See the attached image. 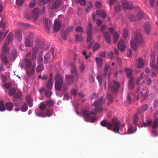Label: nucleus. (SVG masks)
I'll list each match as a JSON object with an SVG mask.
<instances>
[{"label":"nucleus","instance_id":"f257e3e1","mask_svg":"<svg viewBox=\"0 0 158 158\" xmlns=\"http://www.w3.org/2000/svg\"><path fill=\"white\" fill-rule=\"evenodd\" d=\"M143 42V38L141 34L138 32H135L134 35V39L130 42L131 48L134 50H136L139 47V45Z\"/></svg>","mask_w":158,"mask_h":158},{"label":"nucleus","instance_id":"f03ea898","mask_svg":"<svg viewBox=\"0 0 158 158\" xmlns=\"http://www.w3.org/2000/svg\"><path fill=\"white\" fill-rule=\"evenodd\" d=\"M95 113L92 111L89 112L87 110H85L83 111V116L85 120L87 121H90L92 123L96 120V116L94 115Z\"/></svg>","mask_w":158,"mask_h":158},{"label":"nucleus","instance_id":"7ed1b4c3","mask_svg":"<svg viewBox=\"0 0 158 158\" xmlns=\"http://www.w3.org/2000/svg\"><path fill=\"white\" fill-rule=\"evenodd\" d=\"M55 87L56 89L60 91L62 88L63 79L62 75L59 73L57 74L55 76Z\"/></svg>","mask_w":158,"mask_h":158},{"label":"nucleus","instance_id":"20e7f679","mask_svg":"<svg viewBox=\"0 0 158 158\" xmlns=\"http://www.w3.org/2000/svg\"><path fill=\"white\" fill-rule=\"evenodd\" d=\"M105 103V101L103 100L102 97H100L98 99L93 103V106L94 107V111L97 112L102 111L103 110L102 106Z\"/></svg>","mask_w":158,"mask_h":158},{"label":"nucleus","instance_id":"39448f33","mask_svg":"<svg viewBox=\"0 0 158 158\" xmlns=\"http://www.w3.org/2000/svg\"><path fill=\"white\" fill-rule=\"evenodd\" d=\"M54 49L53 48L51 49L50 52H48L44 56V63L47 64L49 62L52 56L53 55Z\"/></svg>","mask_w":158,"mask_h":158},{"label":"nucleus","instance_id":"423d86ee","mask_svg":"<svg viewBox=\"0 0 158 158\" xmlns=\"http://www.w3.org/2000/svg\"><path fill=\"white\" fill-rule=\"evenodd\" d=\"M112 123L113 126V128H112L111 130L116 132H117L119 129L120 123L116 118H114L112 120Z\"/></svg>","mask_w":158,"mask_h":158},{"label":"nucleus","instance_id":"0eeeda50","mask_svg":"<svg viewBox=\"0 0 158 158\" xmlns=\"http://www.w3.org/2000/svg\"><path fill=\"white\" fill-rule=\"evenodd\" d=\"M87 43L88 44L87 48L88 49H89L91 48L93 45V43L91 42V40L92 39L91 30H88L87 31Z\"/></svg>","mask_w":158,"mask_h":158},{"label":"nucleus","instance_id":"6e6552de","mask_svg":"<svg viewBox=\"0 0 158 158\" xmlns=\"http://www.w3.org/2000/svg\"><path fill=\"white\" fill-rule=\"evenodd\" d=\"M114 85H112L109 82V88H111L112 91L113 92H116L118 90V88L120 87V84L117 81H113Z\"/></svg>","mask_w":158,"mask_h":158},{"label":"nucleus","instance_id":"1a4fd4ad","mask_svg":"<svg viewBox=\"0 0 158 158\" xmlns=\"http://www.w3.org/2000/svg\"><path fill=\"white\" fill-rule=\"evenodd\" d=\"M148 95V90L146 89H143L142 91L139 93L137 99L138 100L140 97L141 99H145L147 98Z\"/></svg>","mask_w":158,"mask_h":158},{"label":"nucleus","instance_id":"9d476101","mask_svg":"<svg viewBox=\"0 0 158 158\" xmlns=\"http://www.w3.org/2000/svg\"><path fill=\"white\" fill-rule=\"evenodd\" d=\"M61 4L62 2L60 0H56L53 2L49 9L51 10L56 9L61 6Z\"/></svg>","mask_w":158,"mask_h":158},{"label":"nucleus","instance_id":"9b49d317","mask_svg":"<svg viewBox=\"0 0 158 158\" xmlns=\"http://www.w3.org/2000/svg\"><path fill=\"white\" fill-rule=\"evenodd\" d=\"M100 124L103 127H106L109 130L112 129L113 126V123H109L106 120H103L101 121Z\"/></svg>","mask_w":158,"mask_h":158},{"label":"nucleus","instance_id":"f8f14e48","mask_svg":"<svg viewBox=\"0 0 158 158\" xmlns=\"http://www.w3.org/2000/svg\"><path fill=\"white\" fill-rule=\"evenodd\" d=\"M77 33L75 35V40L77 41L81 42L83 41L82 34L83 30H76Z\"/></svg>","mask_w":158,"mask_h":158},{"label":"nucleus","instance_id":"ddd939ff","mask_svg":"<svg viewBox=\"0 0 158 158\" xmlns=\"http://www.w3.org/2000/svg\"><path fill=\"white\" fill-rule=\"evenodd\" d=\"M110 33L113 36V43H116L119 37L118 33L115 31V30H110Z\"/></svg>","mask_w":158,"mask_h":158},{"label":"nucleus","instance_id":"4468645a","mask_svg":"<svg viewBox=\"0 0 158 158\" xmlns=\"http://www.w3.org/2000/svg\"><path fill=\"white\" fill-rule=\"evenodd\" d=\"M123 6L124 9H131L132 8L131 2L130 1H125L123 2Z\"/></svg>","mask_w":158,"mask_h":158},{"label":"nucleus","instance_id":"2eb2a0df","mask_svg":"<svg viewBox=\"0 0 158 158\" xmlns=\"http://www.w3.org/2000/svg\"><path fill=\"white\" fill-rule=\"evenodd\" d=\"M44 24L47 29H50V27L52 24V22L48 19L44 18L43 20Z\"/></svg>","mask_w":158,"mask_h":158},{"label":"nucleus","instance_id":"dca6fc26","mask_svg":"<svg viewBox=\"0 0 158 158\" xmlns=\"http://www.w3.org/2000/svg\"><path fill=\"white\" fill-rule=\"evenodd\" d=\"M144 66L143 62L142 59H139L136 61L135 66L138 68H142Z\"/></svg>","mask_w":158,"mask_h":158},{"label":"nucleus","instance_id":"f3484780","mask_svg":"<svg viewBox=\"0 0 158 158\" xmlns=\"http://www.w3.org/2000/svg\"><path fill=\"white\" fill-rule=\"evenodd\" d=\"M66 80L67 83L70 85L73 83L74 78L73 75H68L66 76Z\"/></svg>","mask_w":158,"mask_h":158},{"label":"nucleus","instance_id":"a211bd4d","mask_svg":"<svg viewBox=\"0 0 158 158\" xmlns=\"http://www.w3.org/2000/svg\"><path fill=\"white\" fill-rule=\"evenodd\" d=\"M70 65L71 67V72L72 73L75 75L78 78L79 76L77 73V70L75 67V64L74 63H72Z\"/></svg>","mask_w":158,"mask_h":158},{"label":"nucleus","instance_id":"6ab92c4d","mask_svg":"<svg viewBox=\"0 0 158 158\" xmlns=\"http://www.w3.org/2000/svg\"><path fill=\"white\" fill-rule=\"evenodd\" d=\"M110 68L109 66L107 64H106L104 69V75L105 77H107L110 75V72L108 71Z\"/></svg>","mask_w":158,"mask_h":158},{"label":"nucleus","instance_id":"aec40b11","mask_svg":"<svg viewBox=\"0 0 158 158\" xmlns=\"http://www.w3.org/2000/svg\"><path fill=\"white\" fill-rule=\"evenodd\" d=\"M96 14L99 17H102L103 18H105L106 16V12L104 11L100 10L97 11Z\"/></svg>","mask_w":158,"mask_h":158},{"label":"nucleus","instance_id":"412c9836","mask_svg":"<svg viewBox=\"0 0 158 158\" xmlns=\"http://www.w3.org/2000/svg\"><path fill=\"white\" fill-rule=\"evenodd\" d=\"M118 48L121 51H123L125 48V44L124 42L121 40L118 43Z\"/></svg>","mask_w":158,"mask_h":158},{"label":"nucleus","instance_id":"4be33fe9","mask_svg":"<svg viewBox=\"0 0 158 158\" xmlns=\"http://www.w3.org/2000/svg\"><path fill=\"white\" fill-rule=\"evenodd\" d=\"M13 35L11 33H9L5 40V44H8L13 40Z\"/></svg>","mask_w":158,"mask_h":158},{"label":"nucleus","instance_id":"5701e85b","mask_svg":"<svg viewBox=\"0 0 158 158\" xmlns=\"http://www.w3.org/2000/svg\"><path fill=\"white\" fill-rule=\"evenodd\" d=\"M104 37L106 42L110 44L111 42V37L110 35L108 32L105 31L103 33Z\"/></svg>","mask_w":158,"mask_h":158},{"label":"nucleus","instance_id":"b1692460","mask_svg":"<svg viewBox=\"0 0 158 158\" xmlns=\"http://www.w3.org/2000/svg\"><path fill=\"white\" fill-rule=\"evenodd\" d=\"M151 60L150 64L151 67L153 68L155 67V64H154V62L155 61V54L154 52H152L151 55Z\"/></svg>","mask_w":158,"mask_h":158},{"label":"nucleus","instance_id":"393cba45","mask_svg":"<svg viewBox=\"0 0 158 158\" xmlns=\"http://www.w3.org/2000/svg\"><path fill=\"white\" fill-rule=\"evenodd\" d=\"M148 108V105H143L139 109L138 113L141 114V113L144 112Z\"/></svg>","mask_w":158,"mask_h":158},{"label":"nucleus","instance_id":"a878e982","mask_svg":"<svg viewBox=\"0 0 158 158\" xmlns=\"http://www.w3.org/2000/svg\"><path fill=\"white\" fill-rule=\"evenodd\" d=\"M141 116L142 118L143 117L142 114H140V113H137L134 116V124L137 125H138V122L139 120V116Z\"/></svg>","mask_w":158,"mask_h":158},{"label":"nucleus","instance_id":"bb28decb","mask_svg":"<svg viewBox=\"0 0 158 158\" xmlns=\"http://www.w3.org/2000/svg\"><path fill=\"white\" fill-rule=\"evenodd\" d=\"M69 30H61V34L63 39L65 40L69 34Z\"/></svg>","mask_w":158,"mask_h":158},{"label":"nucleus","instance_id":"cd10ccee","mask_svg":"<svg viewBox=\"0 0 158 158\" xmlns=\"http://www.w3.org/2000/svg\"><path fill=\"white\" fill-rule=\"evenodd\" d=\"M16 38L19 41H20L22 40L21 32L20 30H17L16 32Z\"/></svg>","mask_w":158,"mask_h":158},{"label":"nucleus","instance_id":"c85d7f7f","mask_svg":"<svg viewBox=\"0 0 158 158\" xmlns=\"http://www.w3.org/2000/svg\"><path fill=\"white\" fill-rule=\"evenodd\" d=\"M22 93L21 92H17L14 96L15 98L13 99L14 102H17L16 100L18 99L19 100V101H21L20 98L22 97Z\"/></svg>","mask_w":158,"mask_h":158},{"label":"nucleus","instance_id":"c756f323","mask_svg":"<svg viewBox=\"0 0 158 158\" xmlns=\"http://www.w3.org/2000/svg\"><path fill=\"white\" fill-rule=\"evenodd\" d=\"M5 106L6 108L9 111H11L12 110L13 108V106L12 102H7L6 103Z\"/></svg>","mask_w":158,"mask_h":158},{"label":"nucleus","instance_id":"7c9ffc66","mask_svg":"<svg viewBox=\"0 0 158 158\" xmlns=\"http://www.w3.org/2000/svg\"><path fill=\"white\" fill-rule=\"evenodd\" d=\"M39 14V10L37 8L34 9L32 12V15L34 19H36Z\"/></svg>","mask_w":158,"mask_h":158},{"label":"nucleus","instance_id":"2f4dec72","mask_svg":"<svg viewBox=\"0 0 158 158\" xmlns=\"http://www.w3.org/2000/svg\"><path fill=\"white\" fill-rule=\"evenodd\" d=\"M61 26L60 22L58 21H56L54 23V30H59Z\"/></svg>","mask_w":158,"mask_h":158},{"label":"nucleus","instance_id":"473e14b6","mask_svg":"<svg viewBox=\"0 0 158 158\" xmlns=\"http://www.w3.org/2000/svg\"><path fill=\"white\" fill-rule=\"evenodd\" d=\"M33 42V41L30 40L28 38H26L25 42V45L27 47H30L32 44Z\"/></svg>","mask_w":158,"mask_h":158},{"label":"nucleus","instance_id":"72a5a7b5","mask_svg":"<svg viewBox=\"0 0 158 158\" xmlns=\"http://www.w3.org/2000/svg\"><path fill=\"white\" fill-rule=\"evenodd\" d=\"M129 87L131 89L134 88V79L133 77H131L130 79L129 82Z\"/></svg>","mask_w":158,"mask_h":158},{"label":"nucleus","instance_id":"f704fd0d","mask_svg":"<svg viewBox=\"0 0 158 158\" xmlns=\"http://www.w3.org/2000/svg\"><path fill=\"white\" fill-rule=\"evenodd\" d=\"M125 71L126 73L127 77L130 78L132 73V70L130 68H126Z\"/></svg>","mask_w":158,"mask_h":158},{"label":"nucleus","instance_id":"c9c22d12","mask_svg":"<svg viewBox=\"0 0 158 158\" xmlns=\"http://www.w3.org/2000/svg\"><path fill=\"white\" fill-rule=\"evenodd\" d=\"M21 28L23 29H34L35 28L32 26L28 24L23 23Z\"/></svg>","mask_w":158,"mask_h":158},{"label":"nucleus","instance_id":"e433bc0d","mask_svg":"<svg viewBox=\"0 0 158 158\" xmlns=\"http://www.w3.org/2000/svg\"><path fill=\"white\" fill-rule=\"evenodd\" d=\"M0 58L2 61L5 64H6L8 63L7 57L3 54L0 55Z\"/></svg>","mask_w":158,"mask_h":158},{"label":"nucleus","instance_id":"4c0bfd02","mask_svg":"<svg viewBox=\"0 0 158 158\" xmlns=\"http://www.w3.org/2000/svg\"><path fill=\"white\" fill-rule=\"evenodd\" d=\"M96 60L98 66L101 68L102 64V59L98 57H96Z\"/></svg>","mask_w":158,"mask_h":158},{"label":"nucleus","instance_id":"58836bf2","mask_svg":"<svg viewBox=\"0 0 158 158\" xmlns=\"http://www.w3.org/2000/svg\"><path fill=\"white\" fill-rule=\"evenodd\" d=\"M16 55V51L15 50H13L11 53L10 60L12 61L14 60L15 59Z\"/></svg>","mask_w":158,"mask_h":158},{"label":"nucleus","instance_id":"ea45409f","mask_svg":"<svg viewBox=\"0 0 158 158\" xmlns=\"http://www.w3.org/2000/svg\"><path fill=\"white\" fill-rule=\"evenodd\" d=\"M131 97L130 94L127 95V101L124 102L125 105L126 106L131 104Z\"/></svg>","mask_w":158,"mask_h":158},{"label":"nucleus","instance_id":"a19ab883","mask_svg":"<svg viewBox=\"0 0 158 158\" xmlns=\"http://www.w3.org/2000/svg\"><path fill=\"white\" fill-rule=\"evenodd\" d=\"M25 64L27 68H29L31 64V60L27 59H24Z\"/></svg>","mask_w":158,"mask_h":158},{"label":"nucleus","instance_id":"79ce46f5","mask_svg":"<svg viewBox=\"0 0 158 158\" xmlns=\"http://www.w3.org/2000/svg\"><path fill=\"white\" fill-rule=\"evenodd\" d=\"M53 83V81H51L50 79H48L46 85L47 88L49 89H51L52 87Z\"/></svg>","mask_w":158,"mask_h":158},{"label":"nucleus","instance_id":"37998d69","mask_svg":"<svg viewBox=\"0 0 158 158\" xmlns=\"http://www.w3.org/2000/svg\"><path fill=\"white\" fill-rule=\"evenodd\" d=\"M53 110L52 109H49L46 111L45 114L46 116L50 117L53 114Z\"/></svg>","mask_w":158,"mask_h":158},{"label":"nucleus","instance_id":"c03bdc74","mask_svg":"<svg viewBox=\"0 0 158 158\" xmlns=\"http://www.w3.org/2000/svg\"><path fill=\"white\" fill-rule=\"evenodd\" d=\"M44 69V66L43 64H40L38 65L36 69V71L37 72H40L42 71Z\"/></svg>","mask_w":158,"mask_h":158},{"label":"nucleus","instance_id":"a18cd8bd","mask_svg":"<svg viewBox=\"0 0 158 158\" xmlns=\"http://www.w3.org/2000/svg\"><path fill=\"white\" fill-rule=\"evenodd\" d=\"M26 100L27 104L29 107H31L32 105V100L30 96H27L26 98Z\"/></svg>","mask_w":158,"mask_h":158},{"label":"nucleus","instance_id":"49530a36","mask_svg":"<svg viewBox=\"0 0 158 158\" xmlns=\"http://www.w3.org/2000/svg\"><path fill=\"white\" fill-rule=\"evenodd\" d=\"M42 56L43 54H42V52H40L39 56L37 59V60L38 63H40L43 60Z\"/></svg>","mask_w":158,"mask_h":158},{"label":"nucleus","instance_id":"de8ad7c7","mask_svg":"<svg viewBox=\"0 0 158 158\" xmlns=\"http://www.w3.org/2000/svg\"><path fill=\"white\" fill-rule=\"evenodd\" d=\"M107 98L108 100V102H107V104H109L112 102L113 99L110 94H107Z\"/></svg>","mask_w":158,"mask_h":158},{"label":"nucleus","instance_id":"09e8293b","mask_svg":"<svg viewBox=\"0 0 158 158\" xmlns=\"http://www.w3.org/2000/svg\"><path fill=\"white\" fill-rule=\"evenodd\" d=\"M16 92V89L15 88H12L10 89L8 92V94L10 96L13 95Z\"/></svg>","mask_w":158,"mask_h":158},{"label":"nucleus","instance_id":"8fccbe9b","mask_svg":"<svg viewBox=\"0 0 158 158\" xmlns=\"http://www.w3.org/2000/svg\"><path fill=\"white\" fill-rule=\"evenodd\" d=\"M6 110L5 105L2 101H0V111H3Z\"/></svg>","mask_w":158,"mask_h":158},{"label":"nucleus","instance_id":"3c124183","mask_svg":"<svg viewBox=\"0 0 158 158\" xmlns=\"http://www.w3.org/2000/svg\"><path fill=\"white\" fill-rule=\"evenodd\" d=\"M152 128H156L158 127V120L157 119H155L153 121V125L152 126Z\"/></svg>","mask_w":158,"mask_h":158},{"label":"nucleus","instance_id":"603ef678","mask_svg":"<svg viewBox=\"0 0 158 158\" xmlns=\"http://www.w3.org/2000/svg\"><path fill=\"white\" fill-rule=\"evenodd\" d=\"M143 126L144 127H147L151 125L152 123V121L151 120H148L146 121V123L143 122Z\"/></svg>","mask_w":158,"mask_h":158},{"label":"nucleus","instance_id":"864d4df0","mask_svg":"<svg viewBox=\"0 0 158 158\" xmlns=\"http://www.w3.org/2000/svg\"><path fill=\"white\" fill-rule=\"evenodd\" d=\"M54 103V102L53 100H51L47 101L46 102V105L49 107L53 106Z\"/></svg>","mask_w":158,"mask_h":158},{"label":"nucleus","instance_id":"5fc2aeb1","mask_svg":"<svg viewBox=\"0 0 158 158\" xmlns=\"http://www.w3.org/2000/svg\"><path fill=\"white\" fill-rule=\"evenodd\" d=\"M8 44H5L4 43V45L2 48V50L5 53H7L8 52L9 49L7 47Z\"/></svg>","mask_w":158,"mask_h":158},{"label":"nucleus","instance_id":"6e6d98bb","mask_svg":"<svg viewBox=\"0 0 158 158\" xmlns=\"http://www.w3.org/2000/svg\"><path fill=\"white\" fill-rule=\"evenodd\" d=\"M77 90L76 89H72L71 91V94L73 95L74 97H76L77 95Z\"/></svg>","mask_w":158,"mask_h":158},{"label":"nucleus","instance_id":"4d7b16f0","mask_svg":"<svg viewBox=\"0 0 158 158\" xmlns=\"http://www.w3.org/2000/svg\"><path fill=\"white\" fill-rule=\"evenodd\" d=\"M37 115L39 116L43 117H46V115L45 114V113L43 111H40V112H39L38 113Z\"/></svg>","mask_w":158,"mask_h":158},{"label":"nucleus","instance_id":"13d9d810","mask_svg":"<svg viewBox=\"0 0 158 158\" xmlns=\"http://www.w3.org/2000/svg\"><path fill=\"white\" fill-rule=\"evenodd\" d=\"M35 72L34 68H32L30 70L28 71L27 72V75L30 76L33 74Z\"/></svg>","mask_w":158,"mask_h":158},{"label":"nucleus","instance_id":"bf43d9fd","mask_svg":"<svg viewBox=\"0 0 158 158\" xmlns=\"http://www.w3.org/2000/svg\"><path fill=\"white\" fill-rule=\"evenodd\" d=\"M27 38H28L30 40L33 41L35 39V37L32 33H30L29 34V37H27Z\"/></svg>","mask_w":158,"mask_h":158},{"label":"nucleus","instance_id":"052dcab7","mask_svg":"<svg viewBox=\"0 0 158 158\" xmlns=\"http://www.w3.org/2000/svg\"><path fill=\"white\" fill-rule=\"evenodd\" d=\"M27 106L26 103H24L22 106L21 110L23 111H25L27 110Z\"/></svg>","mask_w":158,"mask_h":158},{"label":"nucleus","instance_id":"680f3d73","mask_svg":"<svg viewBox=\"0 0 158 158\" xmlns=\"http://www.w3.org/2000/svg\"><path fill=\"white\" fill-rule=\"evenodd\" d=\"M25 0H16V3L19 6H21Z\"/></svg>","mask_w":158,"mask_h":158},{"label":"nucleus","instance_id":"e2e57ef3","mask_svg":"<svg viewBox=\"0 0 158 158\" xmlns=\"http://www.w3.org/2000/svg\"><path fill=\"white\" fill-rule=\"evenodd\" d=\"M100 45L96 43L94 46L93 47V50L95 51L96 50H98V48L100 47Z\"/></svg>","mask_w":158,"mask_h":158},{"label":"nucleus","instance_id":"0e129e2a","mask_svg":"<svg viewBox=\"0 0 158 158\" xmlns=\"http://www.w3.org/2000/svg\"><path fill=\"white\" fill-rule=\"evenodd\" d=\"M46 107V106L45 104L41 103L39 106L40 109L42 110H44Z\"/></svg>","mask_w":158,"mask_h":158},{"label":"nucleus","instance_id":"69168bd1","mask_svg":"<svg viewBox=\"0 0 158 158\" xmlns=\"http://www.w3.org/2000/svg\"><path fill=\"white\" fill-rule=\"evenodd\" d=\"M4 86L6 89L10 88L11 86V84L9 83H6L4 84Z\"/></svg>","mask_w":158,"mask_h":158},{"label":"nucleus","instance_id":"338daca9","mask_svg":"<svg viewBox=\"0 0 158 158\" xmlns=\"http://www.w3.org/2000/svg\"><path fill=\"white\" fill-rule=\"evenodd\" d=\"M36 1L35 0H32L30 4V6L31 8L33 7L35 5Z\"/></svg>","mask_w":158,"mask_h":158},{"label":"nucleus","instance_id":"774afa93","mask_svg":"<svg viewBox=\"0 0 158 158\" xmlns=\"http://www.w3.org/2000/svg\"><path fill=\"white\" fill-rule=\"evenodd\" d=\"M51 92L49 91L46 90L45 92V94L47 98H50L51 95Z\"/></svg>","mask_w":158,"mask_h":158}]
</instances>
